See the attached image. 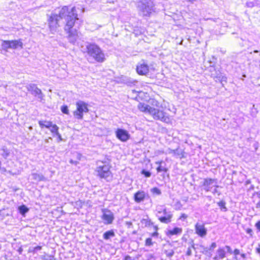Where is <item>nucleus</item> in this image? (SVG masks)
I'll return each instance as SVG.
<instances>
[{"mask_svg": "<svg viewBox=\"0 0 260 260\" xmlns=\"http://www.w3.org/2000/svg\"><path fill=\"white\" fill-rule=\"evenodd\" d=\"M10 41H4L2 44V48L6 51L10 48Z\"/></svg>", "mask_w": 260, "mask_h": 260, "instance_id": "obj_27", "label": "nucleus"}, {"mask_svg": "<svg viewBox=\"0 0 260 260\" xmlns=\"http://www.w3.org/2000/svg\"><path fill=\"white\" fill-rule=\"evenodd\" d=\"M10 44L11 45L10 49H15L18 47L23 48V43L20 40L10 41Z\"/></svg>", "mask_w": 260, "mask_h": 260, "instance_id": "obj_16", "label": "nucleus"}, {"mask_svg": "<svg viewBox=\"0 0 260 260\" xmlns=\"http://www.w3.org/2000/svg\"><path fill=\"white\" fill-rule=\"evenodd\" d=\"M169 153L173 154L174 155L179 156L180 158L183 157V155H182V152L178 148L175 150L170 149Z\"/></svg>", "mask_w": 260, "mask_h": 260, "instance_id": "obj_26", "label": "nucleus"}, {"mask_svg": "<svg viewBox=\"0 0 260 260\" xmlns=\"http://www.w3.org/2000/svg\"><path fill=\"white\" fill-rule=\"evenodd\" d=\"M164 253L169 257H171L174 254V251L173 249L165 250Z\"/></svg>", "mask_w": 260, "mask_h": 260, "instance_id": "obj_33", "label": "nucleus"}, {"mask_svg": "<svg viewBox=\"0 0 260 260\" xmlns=\"http://www.w3.org/2000/svg\"><path fill=\"white\" fill-rule=\"evenodd\" d=\"M58 127L56 124H52V126L49 128L51 132L55 135L58 134Z\"/></svg>", "mask_w": 260, "mask_h": 260, "instance_id": "obj_29", "label": "nucleus"}, {"mask_svg": "<svg viewBox=\"0 0 260 260\" xmlns=\"http://www.w3.org/2000/svg\"><path fill=\"white\" fill-rule=\"evenodd\" d=\"M154 229H155V230L156 231V232L158 230V228L156 226H154Z\"/></svg>", "mask_w": 260, "mask_h": 260, "instance_id": "obj_62", "label": "nucleus"}, {"mask_svg": "<svg viewBox=\"0 0 260 260\" xmlns=\"http://www.w3.org/2000/svg\"><path fill=\"white\" fill-rule=\"evenodd\" d=\"M39 124L40 127L42 128L45 127L46 128H49L52 126V122L51 121H39Z\"/></svg>", "mask_w": 260, "mask_h": 260, "instance_id": "obj_22", "label": "nucleus"}, {"mask_svg": "<svg viewBox=\"0 0 260 260\" xmlns=\"http://www.w3.org/2000/svg\"><path fill=\"white\" fill-rule=\"evenodd\" d=\"M196 233L201 237H203L207 235V230L204 224L196 223L195 225Z\"/></svg>", "mask_w": 260, "mask_h": 260, "instance_id": "obj_13", "label": "nucleus"}, {"mask_svg": "<svg viewBox=\"0 0 260 260\" xmlns=\"http://www.w3.org/2000/svg\"><path fill=\"white\" fill-rule=\"evenodd\" d=\"M56 135L58 137L59 141H61L62 140L61 136L60 134L59 133H58V135Z\"/></svg>", "mask_w": 260, "mask_h": 260, "instance_id": "obj_54", "label": "nucleus"}, {"mask_svg": "<svg viewBox=\"0 0 260 260\" xmlns=\"http://www.w3.org/2000/svg\"><path fill=\"white\" fill-rule=\"evenodd\" d=\"M200 246H201L202 248H203V249L204 250V252H203V253H204V254H207V253H208V252L207 248L204 247L203 246H202V245H201Z\"/></svg>", "mask_w": 260, "mask_h": 260, "instance_id": "obj_49", "label": "nucleus"}, {"mask_svg": "<svg viewBox=\"0 0 260 260\" xmlns=\"http://www.w3.org/2000/svg\"><path fill=\"white\" fill-rule=\"evenodd\" d=\"M137 72L140 75H145L149 72V67L144 60L138 63L137 68Z\"/></svg>", "mask_w": 260, "mask_h": 260, "instance_id": "obj_10", "label": "nucleus"}, {"mask_svg": "<svg viewBox=\"0 0 260 260\" xmlns=\"http://www.w3.org/2000/svg\"><path fill=\"white\" fill-rule=\"evenodd\" d=\"M162 161H156V162H155V164H156V165H158V166H159V165H161V164H162Z\"/></svg>", "mask_w": 260, "mask_h": 260, "instance_id": "obj_56", "label": "nucleus"}, {"mask_svg": "<svg viewBox=\"0 0 260 260\" xmlns=\"http://www.w3.org/2000/svg\"><path fill=\"white\" fill-rule=\"evenodd\" d=\"M234 258L235 259V260H239L238 257H237V256H235Z\"/></svg>", "mask_w": 260, "mask_h": 260, "instance_id": "obj_64", "label": "nucleus"}, {"mask_svg": "<svg viewBox=\"0 0 260 260\" xmlns=\"http://www.w3.org/2000/svg\"><path fill=\"white\" fill-rule=\"evenodd\" d=\"M255 226L257 228V229L260 231V221H258L256 224Z\"/></svg>", "mask_w": 260, "mask_h": 260, "instance_id": "obj_48", "label": "nucleus"}, {"mask_svg": "<svg viewBox=\"0 0 260 260\" xmlns=\"http://www.w3.org/2000/svg\"><path fill=\"white\" fill-rule=\"evenodd\" d=\"M190 248H193L194 250L196 249V247H194V244L193 241L191 242V244Z\"/></svg>", "mask_w": 260, "mask_h": 260, "instance_id": "obj_53", "label": "nucleus"}, {"mask_svg": "<svg viewBox=\"0 0 260 260\" xmlns=\"http://www.w3.org/2000/svg\"><path fill=\"white\" fill-rule=\"evenodd\" d=\"M214 182H216V179L211 178H205L202 182V186L203 189L206 192L211 191L212 188V185Z\"/></svg>", "mask_w": 260, "mask_h": 260, "instance_id": "obj_12", "label": "nucleus"}, {"mask_svg": "<svg viewBox=\"0 0 260 260\" xmlns=\"http://www.w3.org/2000/svg\"><path fill=\"white\" fill-rule=\"evenodd\" d=\"M115 133L116 137L122 142H125L129 139L130 135L125 129L118 128Z\"/></svg>", "mask_w": 260, "mask_h": 260, "instance_id": "obj_11", "label": "nucleus"}, {"mask_svg": "<svg viewBox=\"0 0 260 260\" xmlns=\"http://www.w3.org/2000/svg\"><path fill=\"white\" fill-rule=\"evenodd\" d=\"M123 82L124 83L126 84L128 86H132L133 85H135L136 83H137V81L135 80H134L133 79H132L131 78L128 77H125L123 79Z\"/></svg>", "mask_w": 260, "mask_h": 260, "instance_id": "obj_18", "label": "nucleus"}, {"mask_svg": "<svg viewBox=\"0 0 260 260\" xmlns=\"http://www.w3.org/2000/svg\"><path fill=\"white\" fill-rule=\"evenodd\" d=\"M115 236L114 232L113 230H110L104 233L103 238L105 240H108L111 237H114Z\"/></svg>", "mask_w": 260, "mask_h": 260, "instance_id": "obj_21", "label": "nucleus"}, {"mask_svg": "<svg viewBox=\"0 0 260 260\" xmlns=\"http://www.w3.org/2000/svg\"><path fill=\"white\" fill-rule=\"evenodd\" d=\"M151 192L153 194L157 196L161 194V190L157 187H153L151 189Z\"/></svg>", "mask_w": 260, "mask_h": 260, "instance_id": "obj_32", "label": "nucleus"}, {"mask_svg": "<svg viewBox=\"0 0 260 260\" xmlns=\"http://www.w3.org/2000/svg\"><path fill=\"white\" fill-rule=\"evenodd\" d=\"M152 239L150 238H147L145 241V245L146 246H151L152 245Z\"/></svg>", "mask_w": 260, "mask_h": 260, "instance_id": "obj_38", "label": "nucleus"}, {"mask_svg": "<svg viewBox=\"0 0 260 260\" xmlns=\"http://www.w3.org/2000/svg\"><path fill=\"white\" fill-rule=\"evenodd\" d=\"M159 103H158V102H157V101H153V102H152V105L153 106H156L157 107H159Z\"/></svg>", "mask_w": 260, "mask_h": 260, "instance_id": "obj_50", "label": "nucleus"}, {"mask_svg": "<svg viewBox=\"0 0 260 260\" xmlns=\"http://www.w3.org/2000/svg\"><path fill=\"white\" fill-rule=\"evenodd\" d=\"M125 260H132L131 257L130 256H126L125 257Z\"/></svg>", "mask_w": 260, "mask_h": 260, "instance_id": "obj_55", "label": "nucleus"}, {"mask_svg": "<svg viewBox=\"0 0 260 260\" xmlns=\"http://www.w3.org/2000/svg\"><path fill=\"white\" fill-rule=\"evenodd\" d=\"M61 112L66 114H69V110L67 106H63L61 107Z\"/></svg>", "mask_w": 260, "mask_h": 260, "instance_id": "obj_37", "label": "nucleus"}, {"mask_svg": "<svg viewBox=\"0 0 260 260\" xmlns=\"http://www.w3.org/2000/svg\"><path fill=\"white\" fill-rule=\"evenodd\" d=\"M138 107L141 111L148 113L149 114H150V109L152 108L151 106L141 103L139 104Z\"/></svg>", "mask_w": 260, "mask_h": 260, "instance_id": "obj_17", "label": "nucleus"}, {"mask_svg": "<svg viewBox=\"0 0 260 260\" xmlns=\"http://www.w3.org/2000/svg\"><path fill=\"white\" fill-rule=\"evenodd\" d=\"M49 29L52 34L57 31L60 26V20L64 19V30L68 34L69 42L74 44L78 37L77 28H79L82 21L78 17L76 8L74 7L70 9L67 6L63 7L58 14L52 13L47 14Z\"/></svg>", "mask_w": 260, "mask_h": 260, "instance_id": "obj_1", "label": "nucleus"}, {"mask_svg": "<svg viewBox=\"0 0 260 260\" xmlns=\"http://www.w3.org/2000/svg\"><path fill=\"white\" fill-rule=\"evenodd\" d=\"M157 211V216L161 222L168 224L171 222L173 214L171 211H168L166 208H158Z\"/></svg>", "mask_w": 260, "mask_h": 260, "instance_id": "obj_5", "label": "nucleus"}, {"mask_svg": "<svg viewBox=\"0 0 260 260\" xmlns=\"http://www.w3.org/2000/svg\"><path fill=\"white\" fill-rule=\"evenodd\" d=\"M126 225L127 226L128 228H132L133 224L131 221H126L125 222Z\"/></svg>", "mask_w": 260, "mask_h": 260, "instance_id": "obj_42", "label": "nucleus"}, {"mask_svg": "<svg viewBox=\"0 0 260 260\" xmlns=\"http://www.w3.org/2000/svg\"><path fill=\"white\" fill-rule=\"evenodd\" d=\"M1 150L3 151V153L1 154V155L5 159H7V157L10 155V151L6 146L2 147V148H1Z\"/></svg>", "mask_w": 260, "mask_h": 260, "instance_id": "obj_24", "label": "nucleus"}, {"mask_svg": "<svg viewBox=\"0 0 260 260\" xmlns=\"http://www.w3.org/2000/svg\"><path fill=\"white\" fill-rule=\"evenodd\" d=\"M70 162L72 164H74L75 165H77L78 164V162L77 161H74L73 159H70Z\"/></svg>", "mask_w": 260, "mask_h": 260, "instance_id": "obj_52", "label": "nucleus"}, {"mask_svg": "<svg viewBox=\"0 0 260 260\" xmlns=\"http://www.w3.org/2000/svg\"><path fill=\"white\" fill-rule=\"evenodd\" d=\"M157 172L158 173L164 171L165 172H167L168 171V169L166 167H162L161 165H159L156 168Z\"/></svg>", "mask_w": 260, "mask_h": 260, "instance_id": "obj_35", "label": "nucleus"}, {"mask_svg": "<svg viewBox=\"0 0 260 260\" xmlns=\"http://www.w3.org/2000/svg\"><path fill=\"white\" fill-rule=\"evenodd\" d=\"M246 233L248 234H249L250 235L252 236L253 232L252 229L248 228L246 230Z\"/></svg>", "mask_w": 260, "mask_h": 260, "instance_id": "obj_46", "label": "nucleus"}, {"mask_svg": "<svg viewBox=\"0 0 260 260\" xmlns=\"http://www.w3.org/2000/svg\"><path fill=\"white\" fill-rule=\"evenodd\" d=\"M223 248H224V250H226V252L230 254H232L233 253V251H232V248H231V247L230 246H228V245H226L224 247H223Z\"/></svg>", "mask_w": 260, "mask_h": 260, "instance_id": "obj_39", "label": "nucleus"}, {"mask_svg": "<svg viewBox=\"0 0 260 260\" xmlns=\"http://www.w3.org/2000/svg\"><path fill=\"white\" fill-rule=\"evenodd\" d=\"M31 176L32 179L37 181H45L46 180L45 177L41 174L32 173Z\"/></svg>", "mask_w": 260, "mask_h": 260, "instance_id": "obj_19", "label": "nucleus"}, {"mask_svg": "<svg viewBox=\"0 0 260 260\" xmlns=\"http://www.w3.org/2000/svg\"><path fill=\"white\" fill-rule=\"evenodd\" d=\"M207 254L208 256H210H210H211V255H212L210 253H209V252H208V253H207V254Z\"/></svg>", "mask_w": 260, "mask_h": 260, "instance_id": "obj_63", "label": "nucleus"}, {"mask_svg": "<svg viewBox=\"0 0 260 260\" xmlns=\"http://www.w3.org/2000/svg\"><path fill=\"white\" fill-rule=\"evenodd\" d=\"M110 166L106 161H98L97 167L95 170L96 175L100 178L106 180L111 177V172L110 170Z\"/></svg>", "mask_w": 260, "mask_h": 260, "instance_id": "obj_4", "label": "nucleus"}, {"mask_svg": "<svg viewBox=\"0 0 260 260\" xmlns=\"http://www.w3.org/2000/svg\"><path fill=\"white\" fill-rule=\"evenodd\" d=\"M42 246H37L35 247H34L32 248H30L29 249V251L32 252L34 253L37 252V251L41 250L42 249Z\"/></svg>", "mask_w": 260, "mask_h": 260, "instance_id": "obj_34", "label": "nucleus"}, {"mask_svg": "<svg viewBox=\"0 0 260 260\" xmlns=\"http://www.w3.org/2000/svg\"><path fill=\"white\" fill-rule=\"evenodd\" d=\"M76 105V110L73 112L74 116L78 119H82L83 113H87L89 111L87 104L82 101H79Z\"/></svg>", "mask_w": 260, "mask_h": 260, "instance_id": "obj_6", "label": "nucleus"}, {"mask_svg": "<svg viewBox=\"0 0 260 260\" xmlns=\"http://www.w3.org/2000/svg\"><path fill=\"white\" fill-rule=\"evenodd\" d=\"M157 235H158V233L157 232H155L152 234V236H153V237L157 236Z\"/></svg>", "mask_w": 260, "mask_h": 260, "instance_id": "obj_58", "label": "nucleus"}, {"mask_svg": "<svg viewBox=\"0 0 260 260\" xmlns=\"http://www.w3.org/2000/svg\"><path fill=\"white\" fill-rule=\"evenodd\" d=\"M212 193L215 194L216 193L217 194L218 196H219L220 195V192L219 191H218L216 188H215L213 191H212Z\"/></svg>", "mask_w": 260, "mask_h": 260, "instance_id": "obj_45", "label": "nucleus"}, {"mask_svg": "<svg viewBox=\"0 0 260 260\" xmlns=\"http://www.w3.org/2000/svg\"><path fill=\"white\" fill-rule=\"evenodd\" d=\"M26 88L32 95L36 97L40 102L44 100V94L42 90L39 88L35 84H29L27 85Z\"/></svg>", "mask_w": 260, "mask_h": 260, "instance_id": "obj_8", "label": "nucleus"}, {"mask_svg": "<svg viewBox=\"0 0 260 260\" xmlns=\"http://www.w3.org/2000/svg\"><path fill=\"white\" fill-rule=\"evenodd\" d=\"M226 256V251L223 248H219L216 251V254L213 257L214 260L222 259Z\"/></svg>", "mask_w": 260, "mask_h": 260, "instance_id": "obj_14", "label": "nucleus"}, {"mask_svg": "<svg viewBox=\"0 0 260 260\" xmlns=\"http://www.w3.org/2000/svg\"><path fill=\"white\" fill-rule=\"evenodd\" d=\"M182 233V229L179 228H175L173 230H169L168 234L169 235H175L180 234Z\"/></svg>", "mask_w": 260, "mask_h": 260, "instance_id": "obj_20", "label": "nucleus"}, {"mask_svg": "<svg viewBox=\"0 0 260 260\" xmlns=\"http://www.w3.org/2000/svg\"><path fill=\"white\" fill-rule=\"evenodd\" d=\"M142 174L144 175L146 177H150L151 176V173L148 171H146L145 170H143L141 171Z\"/></svg>", "mask_w": 260, "mask_h": 260, "instance_id": "obj_36", "label": "nucleus"}, {"mask_svg": "<svg viewBox=\"0 0 260 260\" xmlns=\"http://www.w3.org/2000/svg\"><path fill=\"white\" fill-rule=\"evenodd\" d=\"M87 54L93 57L97 62H103L106 58L102 49L96 44L88 43L86 46Z\"/></svg>", "mask_w": 260, "mask_h": 260, "instance_id": "obj_3", "label": "nucleus"}, {"mask_svg": "<svg viewBox=\"0 0 260 260\" xmlns=\"http://www.w3.org/2000/svg\"><path fill=\"white\" fill-rule=\"evenodd\" d=\"M40 258L42 260H53L54 256L45 254V255H41Z\"/></svg>", "mask_w": 260, "mask_h": 260, "instance_id": "obj_31", "label": "nucleus"}, {"mask_svg": "<svg viewBox=\"0 0 260 260\" xmlns=\"http://www.w3.org/2000/svg\"><path fill=\"white\" fill-rule=\"evenodd\" d=\"M187 215L184 213L183 214H182L181 216H180V219H186L187 218Z\"/></svg>", "mask_w": 260, "mask_h": 260, "instance_id": "obj_47", "label": "nucleus"}, {"mask_svg": "<svg viewBox=\"0 0 260 260\" xmlns=\"http://www.w3.org/2000/svg\"><path fill=\"white\" fill-rule=\"evenodd\" d=\"M256 251H257V253L260 254V248H257Z\"/></svg>", "mask_w": 260, "mask_h": 260, "instance_id": "obj_61", "label": "nucleus"}, {"mask_svg": "<svg viewBox=\"0 0 260 260\" xmlns=\"http://www.w3.org/2000/svg\"><path fill=\"white\" fill-rule=\"evenodd\" d=\"M246 5L247 7H252L254 6V4L252 2H247Z\"/></svg>", "mask_w": 260, "mask_h": 260, "instance_id": "obj_51", "label": "nucleus"}, {"mask_svg": "<svg viewBox=\"0 0 260 260\" xmlns=\"http://www.w3.org/2000/svg\"><path fill=\"white\" fill-rule=\"evenodd\" d=\"M102 212L103 215L102 216V219L104 221L106 224H111L114 219L113 213L108 209H102Z\"/></svg>", "mask_w": 260, "mask_h": 260, "instance_id": "obj_9", "label": "nucleus"}, {"mask_svg": "<svg viewBox=\"0 0 260 260\" xmlns=\"http://www.w3.org/2000/svg\"><path fill=\"white\" fill-rule=\"evenodd\" d=\"M81 156V154H80L79 153H77V157H78L79 159H80Z\"/></svg>", "mask_w": 260, "mask_h": 260, "instance_id": "obj_60", "label": "nucleus"}, {"mask_svg": "<svg viewBox=\"0 0 260 260\" xmlns=\"http://www.w3.org/2000/svg\"><path fill=\"white\" fill-rule=\"evenodd\" d=\"M7 172V171L5 168L0 167V172H1L3 174H4L5 173H6Z\"/></svg>", "mask_w": 260, "mask_h": 260, "instance_id": "obj_44", "label": "nucleus"}, {"mask_svg": "<svg viewBox=\"0 0 260 260\" xmlns=\"http://www.w3.org/2000/svg\"><path fill=\"white\" fill-rule=\"evenodd\" d=\"M217 204L221 210H223L224 211H227V208L225 206V202L224 201H221L218 202Z\"/></svg>", "mask_w": 260, "mask_h": 260, "instance_id": "obj_30", "label": "nucleus"}, {"mask_svg": "<svg viewBox=\"0 0 260 260\" xmlns=\"http://www.w3.org/2000/svg\"><path fill=\"white\" fill-rule=\"evenodd\" d=\"M256 208H260V202L256 204Z\"/></svg>", "mask_w": 260, "mask_h": 260, "instance_id": "obj_59", "label": "nucleus"}, {"mask_svg": "<svg viewBox=\"0 0 260 260\" xmlns=\"http://www.w3.org/2000/svg\"><path fill=\"white\" fill-rule=\"evenodd\" d=\"M186 255L190 256L192 254L191 249L190 247H188L186 252Z\"/></svg>", "mask_w": 260, "mask_h": 260, "instance_id": "obj_41", "label": "nucleus"}, {"mask_svg": "<svg viewBox=\"0 0 260 260\" xmlns=\"http://www.w3.org/2000/svg\"><path fill=\"white\" fill-rule=\"evenodd\" d=\"M241 256L243 258L245 259L246 258V254L245 253H242V254H241Z\"/></svg>", "mask_w": 260, "mask_h": 260, "instance_id": "obj_57", "label": "nucleus"}, {"mask_svg": "<svg viewBox=\"0 0 260 260\" xmlns=\"http://www.w3.org/2000/svg\"><path fill=\"white\" fill-rule=\"evenodd\" d=\"M146 193L144 191H138L134 194V200L137 203L143 201L145 198Z\"/></svg>", "mask_w": 260, "mask_h": 260, "instance_id": "obj_15", "label": "nucleus"}, {"mask_svg": "<svg viewBox=\"0 0 260 260\" xmlns=\"http://www.w3.org/2000/svg\"><path fill=\"white\" fill-rule=\"evenodd\" d=\"M211 76L214 79H221L222 81H225L226 79V78L224 76H222L220 72L217 73L216 72L215 74L212 73Z\"/></svg>", "mask_w": 260, "mask_h": 260, "instance_id": "obj_23", "label": "nucleus"}, {"mask_svg": "<svg viewBox=\"0 0 260 260\" xmlns=\"http://www.w3.org/2000/svg\"><path fill=\"white\" fill-rule=\"evenodd\" d=\"M216 246H217V245H216V243H215V242H213V243L211 244V245H210V248H209V250H213V249H214L216 247Z\"/></svg>", "mask_w": 260, "mask_h": 260, "instance_id": "obj_40", "label": "nucleus"}, {"mask_svg": "<svg viewBox=\"0 0 260 260\" xmlns=\"http://www.w3.org/2000/svg\"><path fill=\"white\" fill-rule=\"evenodd\" d=\"M141 222L145 226H150L153 224V223L149 219H142L141 221Z\"/></svg>", "mask_w": 260, "mask_h": 260, "instance_id": "obj_28", "label": "nucleus"}, {"mask_svg": "<svg viewBox=\"0 0 260 260\" xmlns=\"http://www.w3.org/2000/svg\"><path fill=\"white\" fill-rule=\"evenodd\" d=\"M18 210L21 215H24L28 212L29 209L25 205H22L18 207Z\"/></svg>", "mask_w": 260, "mask_h": 260, "instance_id": "obj_25", "label": "nucleus"}, {"mask_svg": "<svg viewBox=\"0 0 260 260\" xmlns=\"http://www.w3.org/2000/svg\"><path fill=\"white\" fill-rule=\"evenodd\" d=\"M233 253L235 254V256H237V255L239 254L240 252V250L238 249H235L234 251H233Z\"/></svg>", "mask_w": 260, "mask_h": 260, "instance_id": "obj_43", "label": "nucleus"}, {"mask_svg": "<svg viewBox=\"0 0 260 260\" xmlns=\"http://www.w3.org/2000/svg\"><path fill=\"white\" fill-rule=\"evenodd\" d=\"M150 114L156 120H159L164 122H168L169 118L163 111L153 108L150 110Z\"/></svg>", "mask_w": 260, "mask_h": 260, "instance_id": "obj_7", "label": "nucleus"}, {"mask_svg": "<svg viewBox=\"0 0 260 260\" xmlns=\"http://www.w3.org/2000/svg\"><path fill=\"white\" fill-rule=\"evenodd\" d=\"M154 0H139L136 4L138 15L141 17H150L156 12Z\"/></svg>", "mask_w": 260, "mask_h": 260, "instance_id": "obj_2", "label": "nucleus"}]
</instances>
